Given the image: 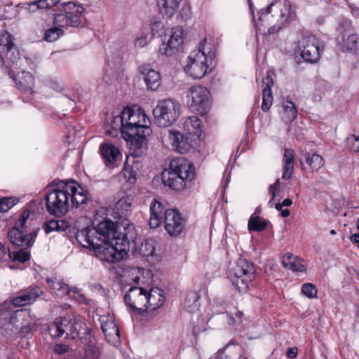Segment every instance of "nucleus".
<instances>
[{
  "label": "nucleus",
  "instance_id": "1",
  "mask_svg": "<svg viewBox=\"0 0 359 359\" xmlns=\"http://www.w3.org/2000/svg\"><path fill=\"white\" fill-rule=\"evenodd\" d=\"M114 222L104 219L100 222L96 229L84 228L76 235V241L83 247L94 251L100 259L114 263L120 261L123 255L113 245V242L107 238L113 233Z\"/></svg>",
  "mask_w": 359,
  "mask_h": 359
},
{
  "label": "nucleus",
  "instance_id": "2",
  "mask_svg": "<svg viewBox=\"0 0 359 359\" xmlns=\"http://www.w3.org/2000/svg\"><path fill=\"white\" fill-rule=\"evenodd\" d=\"M116 121L122 123V137L137 148L142 147L151 132L149 118L140 110L126 108L121 113V117L117 118Z\"/></svg>",
  "mask_w": 359,
  "mask_h": 359
},
{
  "label": "nucleus",
  "instance_id": "3",
  "mask_svg": "<svg viewBox=\"0 0 359 359\" xmlns=\"http://www.w3.org/2000/svg\"><path fill=\"white\" fill-rule=\"evenodd\" d=\"M259 15L255 25L261 33L273 22L275 17L278 18L276 24L269 27L267 33L269 35L278 32L296 17V13L292 9L288 0H276L265 8H262Z\"/></svg>",
  "mask_w": 359,
  "mask_h": 359
},
{
  "label": "nucleus",
  "instance_id": "4",
  "mask_svg": "<svg viewBox=\"0 0 359 359\" xmlns=\"http://www.w3.org/2000/svg\"><path fill=\"white\" fill-rule=\"evenodd\" d=\"M194 177V165L184 157L172 158L161 173L163 184L175 191L183 190Z\"/></svg>",
  "mask_w": 359,
  "mask_h": 359
},
{
  "label": "nucleus",
  "instance_id": "5",
  "mask_svg": "<svg viewBox=\"0 0 359 359\" xmlns=\"http://www.w3.org/2000/svg\"><path fill=\"white\" fill-rule=\"evenodd\" d=\"M85 325V319L83 317L68 314L56 318L50 325L49 332L53 338L76 339Z\"/></svg>",
  "mask_w": 359,
  "mask_h": 359
},
{
  "label": "nucleus",
  "instance_id": "6",
  "mask_svg": "<svg viewBox=\"0 0 359 359\" xmlns=\"http://www.w3.org/2000/svg\"><path fill=\"white\" fill-rule=\"evenodd\" d=\"M69 190L67 182H62L56 189L49 191L46 196L47 211L55 217H61L66 214L69 207Z\"/></svg>",
  "mask_w": 359,
  "mask_h": 359
},
{
  "label": "nucleus",
  "instance_id": "7",
  "mask_svg": "<svg viewBox=\"0 0 359 359\" xmlns=\"http://www.w3.org/2000/svg\"><path fill=\"white\" fill-rule=\"evenodd\" d=\"M29 215L30 211L29 210H25L21 213L20 218L16 221L14 226L9 230L8 238L10 242L14 245L29 247L34 243L39 229L28 233L26 224Z\"/></svg>",
  "mask_w": 359,
  "mask_h": 359
},
{
  "label": "nucleus",
  "instance_id": "8",
  "mask_svg": "<svg viewBox=\"0 0 359 359\" xmlns=\"http://www.w3.org/2000/svg\"><path fill=\"white\" fill-rule=\"evenodd\" d=\"M181 105L174 99H164L158 101L153 110L156 123L160 127H168L179 118Z\"/></svg>",
  "mask_w": 359,
  "mask_h": 359
},
{
  "label": "nucleus",
  "instance_id": "9",
  "mask_svg": "<svg viewBox=\"0 0 359 359\" xmlns=\"http://www.w3.org/2000/svg\"><path fill=\"white\" fill-rule=\"evenodd\" d=\"M187 98L189 109L197 114H206L211 107L210 93L202 86H191L187 92Z\"/></svg>",
  "mask_w": 359,
  "mask_h": 359
},
{
  "label": "nucleus",
  "instance_id": "10",
  "mask_svg": "<svg viewBox=\"0 0 359 359\" xmlns=\"http://www.w3.org/2000/svg\"><path fill=\"white\" fill-rule=\"evenodd\" d=\"M62 13L55 16L54 24L60 27H79L83 23V13L84 8L72 1L62 4Z\"/></svg>",
  "mask_w": 359,
  "mask_h": 359
},
{
  "label": "nucleus",
  "instance_id": "11",
  "mask_svg": "<svg viewBox=\"0 0 359 359\" xmlns=\"http://www.w3.org/2000/svg\"><path fill=\"white\" fill-rule=\"evenodd\" d=\"M231 281L241 292L246 291L248 285L256 278L254 265L245 259H240L232 269Z\"/></svg>",
  "mask_w": 359,
  "mask_h": 359
},
{
  "label": "nucleus",
  "instance_id": "12",
  "mask_svg": "<svg viewBox=\"0 0 359 359\" xmlns=\"http://www.w3.org/2000/svg\"><path fill=\"white\" fill-rule=\"evenodd\" d=\"M323 50L318 39L311 35L304 36L298 41L295 53H299L306 62L315 63L319 60Z\"/></svg>",
  "mask_w": 359,
  "mask_h": 359
},
{
  "label": "nucleus",
  "instance_id": "13",
  "mask_svg": "<svg viewBox=\"0 0 359 359\" xmlns=\"http://www.w3.org/2000/svg\"><path fill=\"white\" fill-rule=\"evenodd\" d=\"M146 289L131 287L124 295V302L133 313H141L147 310Z\"/></svg>",
  "mask_w": 359,
  "mask_h": 359
},
{
  "label": "nucleus",
  "instance_id": "14",
  "mask_svg": "<svg viewBox=\"0 0 359 359\" xmlns=\"http://www.w3.org/2000/svg\"><path fill=\"white\" fill-rule=\"evenodd\" d=\"M208 60L199 52H191L188 62L184 67L185 72L194 79H200L207 73Z\"/></svg>",
  "mask_w": 359,
  "mask_h": 359
},
{
  "label": "nucleus",
  "instance_id": "15",
  "mask_svg": "<svg viewBox=\"0 0 359 359\" xmlns=\"http://www.w3.org/2000/svg\"><path fill=\"white\" fill-rule=\"evenodd\" d=\"M18 58L17 46L13 41V36L4 31L0 34V59L4 65L14 63Z\"/></svg>",
  "mask_w": 359,
  "mask_h": 359
},
{
  "label": "nucleus",
  "instance_id": "16",
  "mask_svg": "<svg viewBox=\"0 0 359 359\" xmlns=\"http://www.w3.org/2000/svg\"><path fill=\"white\" fill-rule=\"evenodd\" d=\"M185 224V219L177 210L168 209L165 212L164 227L171 237L180 236L184 231Z\"/></svg>",
  "mask_w": 359,
  "mask_h": 359
},
{
  "label": "nucleus",
  "instance_id": "17",
  "mask_svg": "<svg viewBox=\"0 0 359 359\" xmlns=\"http://www.w3.org/2000/svg\"><path fill=\"white\" fill-rule=\"evenodd\" d=\"M184 41V29L182 27H174L171 29L169 39L163 42L158 53L162 55L170 56L175 53Z\"/></svg>",
  "mask_w": 359,
  "mask_h": 359
},
{
  "label": "nucleus",
  "instance_id": "18",
  "mask_svg": "<svg viewBox=\"0 0 359 359\" xmlns=\"http://www.w3.org/2000/svg\"><path fill=\"white\" fill-rule=\"evenodd\" d=\"M163 137L168 140L174 151L180 154L187 153L192 147L189 138L177 130H168Z\"/></svg>",
  "mask_w": 359,
  "mask_h": 359
},
{
  "label": "nucleus",
  "instance_id": "19",
  "mask_svg": "<svg viewBox=\"0 0 359 359\" xmlns=\"http://www.w3.org/2000/svg\"><path fill=\"white\" fill-rule=\"evenodd\" d=\"M99 153L105 164L109 168L117 166L118 161L122 158L120 149L110 142H104L99 147Z\"/></svg>",
  "mask_w": 359,
  "mask_h": 359
},
{
  "label": "nucleus",
  "instance_id": "20",
  "mask_svg": "<svg viewBox=\"0 0 359 359\" xmlns=\"http://www.w3.org/2000/svg\"><path fill=\"white\" fill-rule=\"evenodd\" d=\"M101 328L106 339L115 344L120 341V331L113 315L107 314L101 316L99 318Z\"/></svg>",
  "mask_w": 359,
  "mask_h": 359
},
{
  "label": "nucleus",
  "instance_id": "21",
  "mask_svg": "<svg viewBox=\"0 0 359 359\" xmlns=\"http://www.w3.org/2000/svg\"><path fill=\"white\" fill-rule=\"evenodd\" d=\"M300 164L304 172L314 173L324 166L325 161L323 156L316 152L306 151L302 154Z\"/></svg>",
  "mask_w": 359,
  "mask_h": 359
},
{
  "label": "nucleus",
  "instance_id": "22",
  "mask_svg": "<svg viewBox=\"0 0 359 359\" xmlns=\"http://www.w3.org/2000/svg\"><path fill=\"white\" fill-rule=\"evenodd\" d=\"M113 233H109L106 239L113 242V245L120 252L121 255H126L129 250V240L126 233L118 231V224L114 222Z\"/></svg>",
  "mask_w": 359,
  "mask_h": 359
},
{
  "label": "nucleus",
  "instance_id": "23",
  "mask_svg": "<svg viewBox=\"0 0 359 359\" xmlns=\"http://www.w3.org/2000/svg\"><path fill=\"white\" fill-rule=\"evenodd\" d=\"M140 72L144 76V82L151 90H156L161 86V76L158 72L153 69L150 65H143L140 67Z\"/></svg>",
  "mask_w": 359,
  "mask_h": 359
},
{
  "label": "nucleus",
  "instance_id": "24",
  "mask_svg": "<svg viewBox=\"0 0 359 359\" xmlns=\"http://www.w3.org/2000/svg\"><path fill=\"white\" fill-rule=\"evenodd\" d=\"M67 186L72 190H69V201L72 207L78 208L79 205L84 204L88 199V192L74 182H67Z\"/></svg>",
  "mask_w": 359,
  "mask_h": 359
},
{
  "label": "nucleus",
  "instance_id": "25",
  "mask_svg": "<svg viewBox=\"0 0 359 359\" xmlns=\"http://www.w3.org/2000/svg\"><path fill=\"white\" fill-rule=\"evenodd\" d=\"M262 109L264 112H267L271 108L273 103V95L271 88L273 86V80L269 75L266 76L262 79Z\"/></svg>",
  "mask_w": 359,
  "mask_h": 359
},
{
  "label": "nucleus",
  "instance_id": "26",
  "mask_svg": "<svg viewBox=\"0 0 359 359\" xmlns=\"http://www.w3.org/2000/svg\"><path fill=\"white\" fill-rule=\"evenodd\" d=\"M282 263L285 268L294 272H305L306 271L304 260L290 253H287L283 257Z\"/></svg>",
  "mask_w": 359,
  "mask_h": 359
},
{
  "label": "nucleus",
  "instance_id": "27",
  "mask_svg": "<svg viewBox=\"0 0 359 359\" xmlns=\"http://www.w3.org/2000/svg\"><path fill=\"white\" fill-rule=\"evenodd\" d=\"M163 215V205L158 201L157 199H154L150 205V217L149 220V225L151 229H156L159 226L162 222Z\"/></svg>",
  "mask_w": 359,
  "mask_h": 359
},
{
  "label": "nucleus",
  "instance_id": "28",
  "mask_svg": "<svg viewBox=\"0 0 359 359\" xmlns=\"http://www.w3.org/2000/svg\"><path fill=\"white\" fill-rule=\"evenodd\" d=\"M283 165L282 179L290 180L294 172V154L293 150L285 149L283 154Z\"/></svg>",
  "mask_w": 359,
  "mask_h": 359
},
{
  "label": "nucleus",
  "instance_id": "29",
  "mask_svg": "<svg viewBox=\"0 0 359 359\" xmlns=\"http://www.w3.org/2000/svg\"><path fill=\"white\" fill-rule=\"evenodd\" d=\"M182 0H158L161 13L168 18L172 17L180 7Z\"/></svg>",
  "mask_w": 359,
  "mask_h": 359
},
{
  "label": "nucleus",
  "instance_id": "30",
  "mask_svg": "<svg viewBox=\"0 0 359 359\" xmlns=\"http://www.w3.org/2000/svg\"><path fill=\"white\" fill-rule=\"evenodd\" d=\"M184 129L189 135L199 138L202 133V121L196 116H189L184 121Z\"/></svg>",
  "mask_w": 359,
  "mask_h": 359
},
{
  "label": "nucleus",
  "instance_id": "31",
  "mask_svg": "<svg viewBox=\"0 0 359 359\" xmlns=\"http://www.w3.org/2000/svg\"><path fill=\"white\" fill-rule=\"evenodd\" d=\"M147 309L155 310L164 303V297L160 291L151 288L149 291L146 290Z\"/></svg>",
  "mask_w": 359,
  "mask_h": 359
},
{
  "label": "nucleus",
  "instance_id": "32",
  "mask_svg": "<svg viewBox=\"0 0 359 359\" xmlns=\"http://www.w3.org/2000/svg\"><path fill=\"white\" fill-rule=\"evenodd\" d=\"M16 85L18 88L21 89L24 93L33 94L34 91L33 88L34 87V78L32 74L29 72H23L22 76L18 78L16 81Z\"/></svg>",
  "mask_w": 359,
  "mask_h": 359
},
{
  "label": "nucleus",
  "instance_id": "33",
  "mask_svg": "<svg viewBox=\"0 0 359 359\" xmlns=\"http://www.w3.org/2000/svg\"><path fill=\"white\" fill-rule=\"evenodd\" d=\"M269 224L271 225V223L269 220L254 212L248 219V229L250 231L260 232L265 230Z\"/></svg>",
  "mask_w": 359,
  "mask_h": 359
},
{
  "label": "nucleus",
  "instance_id": "34",
  "mask_svg": "<svg viewBox=\"0 0 359 359\" xmlns=\"http://www.w3.org/2000/svg\"><path fill=\"white\" fill-rule=\"evenodd\" d=\"M199 299L198 292L193 291L189 292L184 301V309L190 313L198 311L200 307Z\"/></svg>",
  "mask_w": 359,
  "mask_h": 359
},
{
  "label": "nucleus",
  "instance_id": "35",
  "mask_svg": "<svg viewBox=\"0 0 359 359\" xmlns=\"http://www.w3.org/2000/svg\"><path fill=\"white\" fill-rule=\"evenodd\" d=\"M283 119L286 123L293 121L297 116V109L295 104L290 100H286L283 103Z\"/></svg>",
  "mask_w": 359,
  "mask_h": 359
},
{
  "label": "nucleus",
  "instance_id": "36",
  "mask_svg": "<svg viewBox=\"0 0 359 359\" xmlns=\"http://www.w3.org/2000/svg\"><path fill=\"white\" fill-rule=\"evenodd\" d=\"M215 46L211 42H208L206 39H203L199 43L198 49L192 52L203 53L207 57V60L211 61L215 56Z\"/></svg>",
  "mask_w": 359,
  "mask_h": 359
},
{
  "label": "nucleus",
  "instance_id": "37",
  "mask_svg": "<svg viewBox=\"0 0 359 359\" xmlns=\"http://www.w3.org/2000/svg\"><path fill=\"white\" fill-rule=\"evenodd\" d=\"M132 200L128 196H123L120 198L115 205V208L118 214L127 215L131 212Z\"/></svg>",
  "mask_w": 359,
  "mask_h": 359
},
{
  "label": "nucleus",
  "instance_id": "38",
  "mask_svg": "<svg viewBox=\"0 0 359 359\" xmlns=\"http://www.w3.org/2000/svg\"><path fill=\"white\" fill-rule=\"evenodd\" d=\"M84 355L81 359H98L100 352L96 346L94 340H90L84 348Z\"/></svg>",
  "mask_w": 359,
  "mask_h": 359
},
{
  "label": "nucleus",
  "instance_id": "39",
  "mask_svg": "<svg viewBox=\"0 0 359 359\" xmlns=\"http://www.w3.org/2000/svg\"><path fill=\"white\" fill-rule=\"evenodd\" d=\"M224 320H226L229 326L233 327H238L245 319L244 314L242 311H238L235 317L227 313H222Z\"/></svg>",
  "mask_w": 359,
  "mask_h": 359
},
{
  "label": "nucleus",
  "instance_id": "40",
  "mask_svg": "<svg viewBox=\"0 0 359 359\" xmlns=\"http://www.w3.org/2000/svg\"><path fill=\"white\" fill-rule=\"evenodd\" d=\"M23 291L26 294L25 297H27L29 304L34 302L37 298L43 294L41 288L36 285H31L23 290Z\"/></svg>",
  "mask_w": 359,
  "mask_h": 359
},
{
  "label": "nucleus",
  "instance_id": "41",
  "mask_svg": "<svg viewBox=\"0 0 359 359\" xmlns=\"http://www.w3.org/2000/svg\"><path fill=\"white\" fill-rule=\"evenodd\" d=\"M57 27L50 28L45 32L44 40L48 42H53L59 39L60 36H62L64 31L62 27Z\"/></svg>",
  "mask_w": 359,
  "mask_h": 359
},
{
  "label": "nucleus",
  "instance_id": "42",
  "mask_svg": "<svg viewBox=\"0 0 359 359\" xmlns=\"http://www.w3.org/2000/svg\"><path fill=\"white\" fill-rule=\"evenodd\" d=\"M18 200L15 197H5L0 199V212H6L13 207Z\"/></svg>",
  "mask_w": 359,
  "mask_h": 359
},
{
  "label": "nucleus",
  "instance_id": "43",
  "mask_svg": "<svg viewBox=\"0 0 359 359\" xmlns=\"http://www.w3.org/2000/svg\"><path fill=\"white\" fill-rule=\"evenodd\" d=\"M346 48L351 52L359 50V36L355 34L348 36L346 42Z\"/></svg>",
  "mask_w": 359,
  "mask_h": 359
},
{
  "label": "nucleus",
  "instance_id": "44",
  "mask_svg": "<svg viewBox=\"0 0 359 359\" xmlns=\"http://www.w3.org/2000/svg\"><path fill=\"white\" fill-rule=\"evenodd\" d=\"M30 254L23 250H20L15 252H11L10 259L12 261H19L21 263H25L29 260Z\"/></svg>",
  "mask_w": 359,
  "mask_h": 359
},
{
  "label": "nucleus",
  "instance_id": "45",
  "mask_svg": "<svg viewBox=\"0 0 359 359\" xmlns=\"http://www.w3.org/2000/svg\"><path fill=\"white\" fill-rule=\"evenodd\" d=\"M302 293L308 298L313 299L317 297V289L313 283H304L302 286Z\"/></svg>",
  "mask_w": 359,
  "mask_h": 359
},
{
  "label": "nucleus",
  "instance_id": "46",
  "mask_svg": "<svg viewBox=\"0 0 359 359\" xmlns=\"http://www.w3.org/2000/svg\"><path fill=\"white\" fill-rule=\"evenodd\" d=\"M9 305L2 304L0 306V327H4L8 325Z\"/></svg>",
  "mask_w": 359,
  "mask_h": 359
},
{
  "label": "nucleus",
  "instance_id": "47",
  "mask_svg": "<svg viewBox=\"0 0 359 359\" xmlns=\"http://www.w3.org/2000/svg\"><path fill=\"white\" fill-rule=\"evenodd\" d=\"M26 314V312L22 309H18L15 311H11L9 309V318L8 324L13 325H15L19 320V318H23Z\"/></svg>",
  "mask_w": 359,
  "mask_h": 359
},
{
  "label": "nucleus",
  "instance_id": "48",
  "mask_svg": "<svg viewBox=\"0 0 359 359\" xmlns=\"http://www.w3.org/2000/svg\"><path fill=\"white\" fill-rule=\"evenodd\" d=\"M11 251L5 245L0 243V267L10 259Z\"/></svg>",
  "mask_w": 359,
  "mask_h": 359
},
{
  "label": "nucleus",
  "instance_id": "49",
  "mask_svg": "<svg viewBox=\"0 0 359 359\" xmlns=\"http://www.w3.org/2000/svg\"><path fill=\"white\" fill-rule=\"evenodd\" d=\"M73 292L74 294L78 293L79 290L77 288H70L68 285L63 283L61 286V288H60L58 292H55V294L60 297H64L65 295L69 297V298H72L70 293Z\"/></svg>",
  "mask_w": 359,
  "mask_h": 359
},
{
  "label": "nucleus",
  "instance_id": "50",
  "mask_svg": "<svg viewBox=\"0 0 359 359\" xmlns=\"http://www.w3.org/2000/svg\"><path fill=\"white\" fill-rule=\"evenodd\" d=\"M24 291L22 290L19 295L12 299V304L15 306H22L29 304Z\"/></svg>",
  "mask_w": 359,
  "mask_h": 359
},
{
  "label": "nucleus",
  "instance_id": "51",
  "mask_svg": "<svg viewBox=\"0 0 359 359\" xmlns=\"http://www.w3.org/2000/svg\"><path fill=\"white\" fill-rule=\"evenodd\" d=\"M347 144L353 152H359V135H352L347 138Z\"/></svg>",
  "mask_w": 359,
  "mask_h": 359
},
{
  "label": "nucleus",
  "instance_id": "52",
  "mask_svg": "<svg viewBox=\"0 0 359 359\" xmlns=\"http://www.w3.org/2000/svg\"><path fill=\"white\" fill-rule=\"evenodd\" d=\"M46 282L48 285V286L52 288L55 292H58L61 286L64 283L62 281L57 280L56 278H46Z\"/></svg>",
  "mask_w": 359,
  "mask_h": 359
},
{
  "label": "nucleus",
  "instance_id": "53",
  "mask_svg": "<svg viewBox=\"0 0 359 359\" xmlns=\"http://www.w3.org/2000/svg\"><path fill=\"white\" fill-rule=\"evenodd\" d=\"M58 225L59 223L57 220L51 219L44 224L43 230L46 234H48L53 231H57L58 230Z\"/></svg>",
  "mask_w": 359,
  "mask_h": 359
},
{
  "label": "nucleus",
  "instance_id": "54",
  "mask_svg": "<svg viewBox=\"0 0 359 359\" xmlns=\"http://www.w3.org/2000/svg\"><path fill=\"white\" fill-rule=\"evenodd\" d=\"M38 1H34L32 2H26L23 4V8L28 11L29 13H34L39 9H43L41 6L40 5Z\"/></svg>",
  "mask_w": 359,
  "mask_h": 359
},
{
  "label": "nucleus",
  "instance_id": "55",
  "mask_svg": "<svg viewBox=\"0 0 359 359\" xmlns=\"http://www.w3.org/2000/svg\"><path fill=\"white\" fill-rule=\"evenodd\" d=\"M144 269L137 268L131 270V274L133 276L132 280L134 283L139 284L140 283L141 276L143 274Z\"/></svg>",
  "mask_w": 359,
  "mask_h": 359
},
{
  "label": "nucleus",
  "instance_id": "56",
  "mask_svg": "<svg viewBox=\"0 0 359 359\" xmlns=\"http://www.w3.org/2000/svg\"><path fill=\"white\" fill-rule=\"evenodd\" d=\"M141 250L144 252V256H153L155 252V248L151 244L146 242L144 245H142Z\"/></svg>",
  "mask_w": 359,
  "mask_h": 359
},
{
  "label": "nucleus",
  "instance_id": "57",
  "mask_svg": "<svg viewBox=\"0 0 359 359\" xmlns=\"http://www.w3.org/2000/svg\"><path fill=\"white\" fill-rule=\"evenodd\" d=\"M163 29V25L161 22L154 21L151 23V29L153 33V35H160V32Z\"/></svg>",
  "mask_w": 359,
  "mask_h": 359
},
{
  "label": "nucleus",
  "instance_id": "58",
  "mask_svg": "<svg viewBox=\"0 0 359 359\" xmlns=\"http://www.w3.org/2000/svg\"><path fill=\"white\" fill-rule=\"evenodd\" d=\"M135 46L137 48H143L148 43V39L147 35H142L138 36L135 40Z\"/></svg>",
  "mask_w": 359,
  "mask_h": 359
},
{
  "label": "nucleus",
  "instance_id": "59",
  "mask_svg": "<svg viewBox=\"0 0 359 359\" xmlns=\"http://www.w3.org/2000/svg\"><path fill=\"white\" fill-rule=\"evenodd\" d=\"M60 0H39L38 3H39L40 5H42V8L46 9L55 6L60 2Z\"/></svg>",
  "mask_w": 359,
  "mask_h": 359
},
{
  "label": "nucleus",
  "instance_id": "60",
  "mask_svg": "<svg viewBox=\"0 0 359 359\" xmlns=\"http://www.w3.org/2000/svg\"><path fill=\"white\" fill-rule=\"evenodd\" d=\"M69 349V346L63 344H58L55 346V353L60 355L67 353Z\"/></svg>",
  "mask_w": 359,
  "mask_h": 359
},
{
  "label": "nucleus",
  "instance_id": "61",
  "mask_svg": "<svg viewBox=\"0 0 359 359\" xmlns=\"http://www.w3.org/2000/svg\"><path fill=\"white\" fill-rule=\"evenodd\" d=\"M119 117H121V114L114 117L111 121V128L114 130H120L122 133V123L116 121V118Z\"/></svg>",
  "mask_w": 359,
  "mask_h": 359
},
{
  "label": "nucleus",
  "instance_id": "62",
  "mask_svg": "<svg viewBox=\"0 0 359 359\" xmlns=\"http://www.w3.org/2000/svg\"><path fill=\"white\" fill-rule=\"evenodd\" d=\"M298 348L297 347H291L287 349L286 355L287 358L294 359L297 356Z\"/></svg>",
  "mask_w": 359,
  "mask_h": 359
},
{
  "label": "nucleus",
  "instance_id": "63",
  "mask_svg": "<svg viewBox=\"0 0 359 359\" xmlns=\"http://www.w3.org/2000/svg\"><path fill=\"white\" fill-rule=\"evenodd\" d=\"M57 222L59 223L57 231H65L69 227L67 222L65 220H57Z\"/></svg>",
  "mask_w": 359,
  "mask_h": 359
},
{
  "label": "nucleus",
  "instance_id": "64",
  "mask_svg": "<svg viewBox=\"0 0 359 359\" xmlns=\"http://www.w3.org/2000/svg\"><path fill=\"white\" fill-rule=\"evenodd\" d=\"M350 241L352 243L357 245V247L359 248V233H353L350 236Z\"/></svg>",
  "mask_w": 359,
  "mask_h": 359
}]
</instances>
